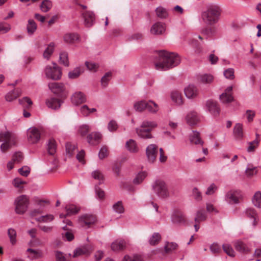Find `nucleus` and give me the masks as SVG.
<instances>
[{"label":"nucleus","instance_id":"nucleus-1","mask_svg":"<svg viewBox=\"0 0 261 261\" xmlns=\"http://www.w3.org/2000/svg\"><path fill=\"white\" fill-rule=\"evenodd\" d=\"M158 55L159 59L155 63V66L159 70H169L178 65L181 61L179 55L175 53L160 50Z\"/></svg>","mask_w":261,"mask_h":261},{"label":"nucleus","instance_id":"nucleus-2","mask_svg":"<svg viewBox=\"0 0 261 261\" xmlns=\"http://www.w3.org/2000/svg\"><path fill=\"white\" fill-rule=\"evenodd\" d=\"M221 9L217 6H211L201 14V18L205 23L213 25L217 23L221 15Z\"/></svg>","mask_w":261,"mask_h":261},{"label":"nucleus","instance_id":"nucleus-3","mask_svg":"<svg viewBox=\"0 0 261 261\" xmlns=\"http://www.w3.org/2000/svg\"><path fill=\"white\" fill-rule=\"evenodd\" d=\"M157 126V124L154 121H144L140 128L136 129L138 135L143 139H150L152 138L150 131L153 128Z\"/></svg>","mask_w":261,"mask_h":261},{"label":"nucleus","instance_id":"nucleus-4","mask_svg":"<svg viewBox=\"0 0 261 261\" xmlns=\"http://www.w3.org/2000/svg\"><path fill=\"white\" fill-rule=\"evenodd\" d=\"M53 66L47 65L44 69V73L47 79L53 80H59L62 77L61 68L55 62H53Z\"/></svg>","mask_w":261,"mask_h":261},{"label":"nucleus","instance_id":"nucleus-5","mask_svg":"<svg viewBox=\"0 0 261 261\" xmlns=\"http://www.w3.org/2000/svg\"><path fill=\"white\" fill-rule=\"evenodd\" d=\"M30 203L29 198L25 195L17 197L15 200V212L19 215L24 214L28 210Z\"/></svg>","mask_w":261,"mask_h":261},{"label":"nucleus","instance_id":"nucleus-6","mask_svg":"<svg viewBox=\"0 0 261 261\" xmlns=\"http://www.w3.org/2000/svg\"><path fill=\"white\" fill-rule=\"evenodd\" d=\"M154 192L162 198H166L169 196V192L166 184L164 181L156 180L153 185Z\"/></svg>","mask_w":261,"mask_h":261},{"label":"nucleus","instance_id":"nucleus-7","mask_svg":"<svg viewBox=\"0 0 261 261\" xmlns=\"http://www.w3.org/2000/svg\"><path fill=\"white\" fill-rule=\"evenodd\" d=\"M0 142L7 143L13 146L17 143V137L15 134L10 132H2L0 133Z\"/></svg>","mask_w":261,"mask_h":261},{"label":"nucleus","instance_id":"nucleus-8","mask_svg":"<svg viewBox=\"0 0 261 261\" xmlns=\"http://www.w3.org/2000/svg\"><path fill=\"white\" fill-rule=\"evenodd\" d=\"M96 221V216L90 214L82 215L79 219V223L80 225L87 228H89L91 225L93 224Z\"/></svg>","mask_w":261,"mask_h":261},{"label":"nucleus","instance_id":"nucleus-9","mask_svg":"<svg viewBox=\"0 0 261 261\" xmlns=\"http://www.w3.org/2000/svg\"><path fill=\"white\" fill-rule=\"evenodd\" d=\"M28 140L30 143H35L40 139V132L35 127L30 128L28 130Z\"/></svg>","mask_w":261,"mask_h":261},{"label":"nucleus","instance_id":"nucleus-10","mask_svg":"<svg viewBox=\"0 0 261 261\" xmlns=\"http://www.w3.org/2000/svg\"><path fill=\"white\" fill-rule=\"evenodd\" d=\"M146 153L148 161L153 163L155 160L158 153V146L155 144L149 145L146 148Z\"/></svg>","mask_w":261,"mask_h":261},{"label":"nucleus","instance_id":"nucleus-11","mask_svg":"<svg viewBox=\"0 0 261 261\" xmlns=\"http://www.w3.org/2000/svg\"><path fill=\"white\" fill-rule=\"evenodd\" d=\"M48 86L52 92L59 96H60L65 90V86L62 83H49Z\"/></svg>","mask_w":261,"mask_h":261},{"label":"nucleus","instance_id":"nucleus-12","mask_svg":"<svg viewBox=\"0 0 261 261\" xmlns=\"http://www.w3.org/2000/svg\"><path fill=\"white\" fill-rule=\"evenodd\" d=\"M186 120L188 124L190 126H194L198 124L200 121V118L195 111H191L187 114Z\"/></svg>","mask_w":261,"mask_h":261},{"label":"nucleus","instance_id":"nucleus-13","mask_svg":"<svg viewBox=\"0 0 261 261\" xmlns=\"http://www.w3.org/2000/svg\"><path fill=\"white\" fill-rule=\"evenodd\" d=\"M206 106L208 111L213 116H216L219 114L220 109L216 101L213 100H208L206 101Z\"/></svg>","mask_w":261,"mask_h":261},{"label":"nucleus","instance_id":"nucleus-14","mask_svg":"<svg viewBox=\"0 0 261 261\" xmlns=\"http://www.w3.org/2000/svg\"><path fill=\"white\" fill-rule=\"evenodd\" d=\"M72 103L76 106L79 105L86 101L85 95L81 92H76L71 97Z\"/></svg>","mask_w":261,"mask_h":261},{"label":"nucleus","instance_id":"nucleus-15","mask_svg":"<svg viewBox=\"0 0 261 261\" xmlns=\"http://www.w3.org/2000/svg\"><path fill=\"white\" fill-rule=\"evenodd\" d=\"M87 141L91 145H96L100 142L101 135L98 132H92L87 136Z\"/></svg>","mask_w":261,"mask_h":261},{"label":"nucleus","instance_id":"nucleus-16","mask_svg":"<svg viewBox=\"0 0 261 261\" xmlns=\"http://www.w3.org/2000/svg\"><path fill=\"white\" fill-rule=\"evenodd\" d=\"M165 31V24L160 22L154 23L150 29L151 33L155 35L162 34Z\"/></svg>","mask_w":261,"mask_h":261},{"label":"nucleus","instance_id":"nucleus-17","mask_svg":"<svg viewBox=\"0 0 261 261\" xmlns=\"http://www.w3.org/2000/svg\"><path fill=\"white\" fill-rule=\"evenodd\" d=\"M21 93L22 90L21 89L16 88L10 91L5 95V99L7 101L11 102L21 95Z\"/></svg>","mask_w":261,"mask_h":261},{"label":"nucleus","instance_id":"nucleus-18","mask_svg":"<svg viewBox=\"0 0 261 261\" xmlns=\"http://www.w3.org/2000/svg\"><path fill=\"white\" fill-rule=\"evenodd\" d=\"M83 16L84 18L85 25L87 27H91L95 20L94 14L92 12L86 11L83 13Z\"/></svg>","mask_w":261,"mask_h":261},{"label":"nucleus","instance_id":"nucleus-19","mask_svg":"<svg viewBox=\"0 0 261 261\" xmlns=\"http://www.w3.org/2000/svg\"><path fill=\"white\" fill-rule=\"evenodd\" d=\"M244 215L247 218L252 220V225L255 226L257 224V214L254 208H248L244 212Z\"/></svg>","mask_w":261,"mask_h":261},{"label":"nucleus","instance_id":"nucleus-20","mask_svg":"<svg viewBox=\"0 0 261 261\" xmlns=\"http://www.w3.org/2000/svg\"><path fill=\"white\" fill-rule=\"evenodd\" d=\"M62 101L58 98L51 97L46 100L47 106L50 109L56 110L60 108Z\"/></svg>","mask_w":261,"mask_h":261},{"label":"nucleus","instance_id":"nucleus-21","mask_svg":"<svg viewBox=\"0 0 261 261\" xmlns=\"http://www.w3.org/2000/svg\"><path fill=\"white\" fill-rule=\"evenodd\" d=\"M185 94L188 98H194L197 95V89L194 85H190L185 89Z\"/></svg>","mask_w":261,"mask_h":261},{"label":"nucleus","instance_id":"nucleus-22","mask_svg":"<svg viewBox=\"0 0 261 261\" xmlns=\"http://www.w3.org/2000/svg\"><path fill=\"white\" fill-rule=\"evenodd\" d=\"M126 247V242L124 240H116L111 244V249L114 251L123 250Z\"/></svg>","mask_w":261,"mask_h":261},{"label":"nucleus","instance_id":"nucleus-23","mask_svg":"<svg viewBox=\"0 0 261 261\" xmlns=\"http://www.w3.org/2000/svg\"><path fill=\"white\" fill-rule=\"evenodd\" d=\"M226 197L229 199V203H238L239 202L240 195L238 191H230L227 193Z\"/></svg>","mask_w":261,"mask_h":261},{"label":"nucleus","instance_id":"nucleus-24","mask_svg":"<svg viewBox=\"0 0 261 261\" xmlns=\"http://www.w3.org/2000/svg\"><path fill=\"white\" fill-rule=\"evenodd\" d=\"M171 97L172 101L177 105L180 106L184 103L181 94L178 91H172L171 94Z\"/></svg>","mask_w":261,"mask_h":261},{"label":"nucleus","instance_id":"nucleus-25","mask_svg":"<svg viewBox=\"0 0 261 261\" xmlns=\"http://www.w3.org/2000/svg\"><path fill=\"white\" fill-rule=\"evenodd\" d=\"M233 135L238 140H241L243 138V125L242 124H236L233 128Z\"/></svg>","mask_w":261,"mask_h":261},{"label":"nucleus","instance_id":"nucleus-26","mask_svg":"<svg viewBox=\"0 0 261 261\" xmlns=\"http://www.w3.org/2000/svg\"><path fill=\"white\" fill-rule=\"evenodd\" d=\"M172 221L175 224H184L186 222V219L182 213L176 212L172 215Z\"/></svg>","mask_w":261,"mask_h":261},{"label":"nucleus","instance_id":"nucleus-27","mask_svg":"<svg viewBox=\"0 0 261 261\" xmlns=\"http://www.w3.org/2000/svg\"><path fill=\"white\" fill-rule=\"evenodd\" d=\"M190 140L192 143L196 145L200 144L203 145V142L200 138L199 133L197 131H193V134L190 136Z\"/></svg>","mask_w":261,"mask_h":261},{"label":"nucleus","instance_id":"nucleus-28","mask_svg":"<svg viewBox=\"0 0 261 261\" xmlns=\"http://www.w3.org/2000/svg\"><path fill=\"white\" fill-rule=\"evenodd\" d=\"M235 248L237 251L244 253L250 251L249 248L242 241H238L235 243Z\"/></svg>","mask_w":261,"mask_h":261},{"label":"nucleus","instance_id":"nucleus-29","mask_svg":"<svg viewBox=\"0 0 261 261\" xmlns=\"http://www.w3.org/2000/svg\"><path fill=\"white\" fill-rule=\"evenodd\" d=\"M79 37L77 34L68 33L64 35V40L67 43H73L75 41L79 40Z\"/></svg>","mask_w":261,"mask_h":261},{"label":"nucleus","instance_id":"nucleus-30","mask_svg":"<svg viewBox=\"0 0 261 261\" xmlns=\"http://www.w3.org/2000/svg\"><path fill=\"white\" fill-rule=\"evenodd\" d=\"M19 103L21 105L23 109H30L31 108L33 102L28 97H24L22 98L19 99Z\"/></svg>","mask_w":261,"mask_h":261},{"label":"nucleus","instance_id":"nucleus-31","mask_svg":"<svg viewBox=\"0 0 261 261\" xmlns=\"http://www.w3.org/2000/svg\"><path fill=\"white\" fill-rule=\"evenodd\" d=\"M55 44L53 42L50 43L47 48L45 49L43 56L44 58L48 60L54 52Z\"/></svg>","mask_w":261,"mask_h":261},{"label":"nucleus","instance_id":"nucleus-32","mask_svg":"<svg viewBox=\"0 0 261 261\" xmlns=\"http://www.w3.org/2000/svg\"><path fill=\"white\" fill-rule=\"evenodd\" d=\"M27 29L29 35H32L34 33L37 29V24L34 20L29 19L28 20Z\"/></svg>","mask_w":261,"mask_h":261},{"label":"nucleus","instance_id":"nucleus-33","mask_svg":"<svg viewBox=\"0 0 261 261\" xmlns=\"http://www.w3.org/2000/svg\"><path fill=\"white\" fill-rule=\"evenodd\" d=\"M57 145L54 139L49 140L47 144V151L49 154L54 155L56 152Z\"/></svg>","mask_w":261,"mask_h":261},{"label":"nucleus","instance_id":"nucleus-34","mask_svg":"<svg viewBox=\"0 0 261 261\" xmlns=\"http://www.w3.org/2000/svg\"><path fill=\"white\" fill-rule=\"evenodd\" d=\"M252 201L253 204L256 207H261V192L260 191H257L253 195Z\"/></svg>","mask_w":261,"mask_h":261},{"label":"nucleus","instance_id":"nucleus-35","mask_svg":"<svg viewBox=\"0 0 261 261\" xmlns=\"http://www.w3.org/2000/svg\"><path fill=\"white\" fill-rule=\"evenodd\" d=\"M83 72V70L81 67H76L73 70L69 72L68 77L70 79H77Z\"/></svg>","mask_w":261,"mask_h":261},{"label":"nucleus","instance_id":"nucleus-36","mask_svg":"<svg viewBox=\"0 0 261 261\" xmlns=\"http://www.w3.org/2000/svg\"><path fill=\"white\" fill-rule=\"evenodd\" d=\"M198 81L203 84L211 83L213 81V76L208 74H201L198 77Z\"/></svg>","mask_w":261,"mask_h":261},{"label":"nucleus","instance_id":"nucleus-37","mask_svg":"<svg viewBox=\"0 0 261 261\" xmlns=\"http://www.w3.org/2000/svg\"><path fill=\"white\" fill-rule=\"evenodd\" d=\"M206 219V215L204 210H199L196 214V216L194 219L195 222L199 223L201 221H204Z\"/></svg>","mask_w":261,"mask_h":261},{"label":"nucleus","instance_id":"nucleus-38","mask_svg":"<svg viewBox=\"0 0 261 261\" xmlns=\"http://www.w3.org/2000/svg\"><path fill=\"white\" fill-rule=\"evenodd\" d=\"M126 147L132 152H136L138 150L136 142L133 139H130L126 143Z\"/></svg>","mask_w":261,"mask_h":261},{"label":"nucleus","instance_id":"nucleus-39","mask_svg":"<svg viewBox=\"0 0 261 261\" xmlns=\"http://www.w3.org/2000/svg\"><path fill=\"white\" fill-rule=\"evenodd\" d=\"M146 110H147L149 112L155 113L159 110V107L156 103L152 101H147L146 108Z\"/></svg>","mask_w":261,"mask_h":261},{"label":"nucleus","instance_id":"nucleus-40","mask_svg":"<svg viewBox=\"0 0 261 261\" xmlns=\"http://www.w3.org/2000/svg\"><path fill=\"white\" fill-rule=\"evenodd\" d=\"M220 100L222 103L226 104L230 103L233 100L232 94H227L226 93H223L220 95Z\"/></svg>","mask_w":261,"mask_h":261},{"label":"nucleus","instance_id":"nucleus-41","mask_svg":"<svg viewBox=\"0 0 261 261\" xmlns=\"http://www.w3.org/2000/svg\"><path fill=\"white\" fill-rule=\"evenodd\" d=\"M147 101L145 100H141L136 102L134 105V108L136 111L142 112L146 110Z\"/></svg>","mask_w":261,"mask_h":261},{"label":"nucleus","instance_id":"nucleus-42","mask_svg":"<svg viewBox=\"0 0 261 261\" xmlns=\"http://www.w3.org/2000/svg\"><path fill=\"white\" fill-rule=\"evenodd\" d=\"M65 209L67 212V215H68L69 216L72 215H75L78 213L80 211V208L73 204H69L67 205Z\"/></svg>","mask_w":261,"mask_h":261},{"label":"nucleus","instance_id":"nucleus-43","mask_svg":"<svg viewBox=\"0 0 261 261\" xmlns=\"http://www.w3.org/2000/svg\"><path fill=\"white\" fill-rule=\"evenodd\" d=\"M156 14L158 17L164 19L168 17V13L166 9L162 7H159L155 10Z\"/></svg>","mask_w":261,"mask_h":261},{"label":"nucleus","instance_id":"nucleus-44","mask_svg":"<svg viewBox=\"0 0 261 261\" xmlns=\"http://www.w3.org/2000/svg\"><path fill=\"white\" fill-rule=\"evenodd\" d=\"M40 7L42 12H47L52 7V3L50 1L44 0L41 3Z\"/></svg>","mask_w":261,"mask_h":261},{"label":"nucleus","instance_id":"nucleus-45","mask_svg":"<svg viewBox=\"0 0 261 261\" xmlns=\"http://www.w3.org/2000/svg\"><path fill=\"white\" fill-rule=\"evenodd\" d=\"M66 152L69 155V156H72L74 153L77 147L75 144H72L71 143H67L66 144Z\"/></svg>","mask_w":261,"mask_h":261},{"label":"nucleus","instance_id":"nucleus-46","mask_svg":"<svg viewBox=\"0 0 261 261\" xmlns=\"http://www.w3.org/2000/svg\"><path fill=\"white\" fill-rule=\"evenodd\" d=\"M60 63L66 67H68L69 63L68 61V54L66 52H62L60 54Z\"/></svg>","mask_w":261,"mask_h":261},{"label":"nucleus","instance_id":"nucleus-47","mask_svg":"<svg viewBox=\"0 0 261 261\" xmlns=\"http://www.w3.org/2000/svg\"><path fill=\"white\" fill-rule=\"evenodd\" d=\"M90 130V127L87 124L80 125L78 129V133L82 136H85Z\"/></svg>","mask_w":261,"mask_h":261},{"label":"nucleus","instance_id":"nucleus-48","mask_svg":"<svg viewBox=\"0 0 261 261\" xmlns=\"http://www.w3.org/2000/svg\"><path fill=\"white\" fill-rule=\"evenodd\" d=\"M112 76V73L108 72L105 73V74L102 77L101 79V85L103 87L105 88L107 86L108 82L111 80Z\"/></svg>","mask_w":261,"mask_h":261},{"label":"nucleus","instance_id":"nucleus-49","mask_svg":"<svg viewBox=\"0 0 261 261\" xmlns=\"http://www.w3.org/2000/svg\"><path fill=\"white\" fill-rule=\"evenodd\" d=\"M147 173L145 172H141L139 173L136 177L134 178L133 182L135 184H139L142 182V181L146 177Z\"/></svg>","mask_w":261,"mask_h":261},{"label":"nucleus","instance_id":"nucleus-50","mask_svg":"<svg viewBox=\"0 0 261 261\" xmlns=\"http://www.w3.org/2000/svg\"><path fill=\"white\" fill-rule=\"evenodd\" d=\"M92 176L95 179L98 180L99 183L101 184L104 180V176L103 174L98 170L94 171L92 174Z\"/></svg>","mask_w":261,"mask_h":261},{"label":"nucleus","instance_id":"nucleus-51","mask_svg":"<svg viewBox=\"0 0 261 261\" xmlns=\"http://www.w3.org/2000/svg\"><path fill=\"white\" fill-rule=\"evenodd\" d=\"M161 238V235L157 232L154 233L149 239V244L151 245H155L157 244L160 241Z\"/></svg>","mask_w":261,"mask_h":261},{"label":"nucleus","instance_id":"nucleus-52","mask_svg":"<svg viewBox=\"0 0 261 261\" xmlns=\"http://www.w3.org/2000/svg\"><path fill=\"white\" fill-rule=\"evenodd\" d=\"M224 251L229 256H234V251L231 246L229 244H225L222 245Z\"/></svg>","mask_w":261,"mask_h":261},{"label":"nucleus","instance_id":"nucleus-53","mask_svg":"<svg viewBox=\"0 0 261 261\" xmlns=\"http://www.w3.org/2000/svg\"><path fill=\"white\" fill-rule=\"evenodd\" d=\"M54 219V217L53 215H46L45 216H42L36 219L38 222H49L52 221Z\"/></svg>","mask_w":261,"mask_h":261},{"label":"nucleus","instance_id":"nucleus-54","mask_svg":"<svg viewBox=\"0 0 261 261\" xmlns=\"http://www.w3.org/2000/svg\"><path fill=\"white\" fill-rule=\"evenodd\" d=\"M8 236L10 238V242L12 243V244L13 245V244H15V243L16 242V231L12 228H10L8 230Z\"/></svg>","mask_w":261,"mask_h":261},{"label":"nucleus","instance_id":"nucleus-55","mask_svg":"<svg viewBox=\"0 0 261 261\" xmlns=\"http://www.w3.org/2000/svg\"><path fill=\"white\" fill-rule=\"evenodd\" d=\"M178 247V245L173 242L167 243L165 246V251L166 253L175 250Z\"/></svg>","mask_w":261,"mask_h":261},{"label":"nucleus","instance_id":"nucleus-56","mask_svg":"<svg viewBox=\"0 0 261 261\" xmlns=\"http://www.w3.org/2000/svg\"><path fill=\"white\" fill-rule=\"evenodd\" d=\"M248 146L247 150L248 152H253L255 148L258 146L257 140H254L253 141L249 142L248 143Z\"/></svg>","mask_w":261,"mask_h":261},{"label":"nucleus","instance_id":"nucleus-57","mask_svg":"<svg viewBox=\"0 0 261 261\" xmlns=\"http://www.w3.org/2000/svg\"><path fill=\"white\" fill-rule=\"evenodd\" d=\"M114 210L118 213L121 214L124 212V207L121 201H118L113 205Z\"/></svg>","mask_w":261,"mask_h":261},{"label":"nucleus","instance_id":"nucleus-58","mask_svg":"<svg viewBox=\"0 0 261 261\" xmlns=\"http://www.w3.org/2000/svg\"><path fill=\"white\" fill-rule=\"evenodd\" d=\"M23 159L22 153L21 152H17L14 154L12 158L13 161L16 163H20Z\"/></svg>","mask_w":261,"mask_h":261},{"label":"nucleus","instance_id":"nucleus-59","mask_svg":"<svg viewBox=\"0 0 261 261\" xmlns=\"http://www.w3.org/2000/svg\"><path fill=\"white\" fill-rule=\"evenodd\" d=\"M27 251L30 252L31 254H32L33 256L32 258L33 259L40 258L42 256V252L40 251L29 248L28 249Z\"/></svg>","mask_w":261,"mask_h":261},{"label":"nucleus","instance_id":"nucleus-60","mask_svg":"<svg viewBox=\"0 0 261 261\" xmlns=\"http://www.w3.org/2000/svg\"><path fill=\"white\" fill-rule=\"evenodd\" d=\"M108 155V148L106 146H102L99 152L98 156L100 159L102 160L106 158Z\"/></svg>","mask_w":261,"mask_h":261},{"label":"nucleus","instance_id":"nucleus-61","mask_svg":"<svg viewBox=\"0 0 261 261\" xmlns=\"http://www.w3.org/2000/svg\"><path fill=\"white\" fill-rule=\"evenodd\" d=\"M224 75L226 78L232 80L234 78V70L232 68H229L225 70Z\"/></svg>","mask_w":261,"mask_h":261},{"label":"nucleus","instance_id":"nucleus-62","mask_svg":"<svg viewBox=\"0 0 261 261\" xmlns=\"http://www.w3.org/2000/svg\"><path fill=\"white\" fill-rule=\"evenodd\" d=\"M18 172L21 175L27 177L30 173V169L28 166H23L18 170Z\"/></svg>","mask_w":261,"mask_h":261},{"label":"nucleus","instance_id":"nucleus-63","mask_svg":"<svg viewBox=\"0 0 261 261\" xmlns=\"http://www.w3.org/2000/svg\"><path fill=\"white\" fill-rule=\"evenodd\" d=\"M210 250L213 253H218L221 251L220 245L217 243H213L210 246Z\"/></svg>","mask_w":261,"mask_h":261},{"label":"nucleus","instance_id":"nucleus-64","mask_svg":"<svg viewBox=\"0 0 261 261\" xmlns=\"http://www.w3.org/2000/svg\"><path fill=\"white\" fill-rule=\"evenodd\" d=\"M55 256L56 261H66L65 255L61 251H56L55 252Z\"/></svg>","mask_w":261,"mask_h":261}]
</instances>
